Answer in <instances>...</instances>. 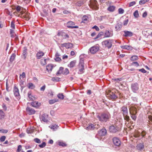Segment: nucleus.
<instances>
[{"label":"nucleus","mask_w":152,"mask_h":152,"mask_svg":"<svg viewBox=\"0 0 152 152\" xmlns=\"http://www.w3.org/2000/svg\"><path fill=\"white\" fill-rule=\"evenodd\" d=\"M98 120L102 123H105L109 120L110 115L108 112H104L97 115Z\"/></svg>","instance_id":"obj_1"},{"label":"nucleus","mask_w":152,"mask_h":152,"mask_svg":"<svg viewBox=\"0 0 152 152\" xmlns=\"http://www.w3.org/2000/svg\"><path fill=\"white\" fill-rule=\"evenodd\" d=\"M84 59L81 58V56H80V60L78 64L79 71L78 73L79 74H82L84 72Z\"/></svg>","instance_id":"obj_2"},{"label":"nucleus","mask_w":152,"mask_h":152,"mask_svg":"<svg viewBox=\"0 0 152 152\" xmlns=\"http://www.w3.org/2000/svg\"><path fill=\"white\" fill-rule=\"evenodd\" d=\"M112 42L113 40L112 39H107L103 41L102 42V44L104 46V47L107 48L108 49H110L112 46Z\"/></svg>","instance_id":"obj_3"},{"label":"nucleus","mask_w":152,"mask_h":152,"mask_svg":"<svg viewBox=\"0 0 152 152\" xmlns=\"http://www.w3.org/2000/svg\"><path fill=\"white\" fill-rule=\"evenodd\" d=\"M106 97L112 100H115L118 97L115 95V93L111 91H109V93L106 94Z\"/></svg>","instance_id":"obj_4"},{"label":"nucleus","mask_w":152,"mask_h":152,"mask_svg":"<svg viewBox=\"0 0 152 152\" xmlns=\"http://www.w3.org/2000/svg\"><path fill=\"white\" fill-rule=\"evenodd\" d=\"M131 88L134 93H137L139 89V85L137 83H132L131 85Z\"/></svg>","instance_id":"obj_5"},{"label":"nucleus","mask_w":152,"mask_h":152,"mask_svg":"<svg viewBox=\"0 0 152 152\" xmlns=\"http://www.w3.org/2000/svg\"><path fill=\"white\" fill-rule=\"evenodd\" d=\"M107 133V130L106 129L103 128L98 132L96 136V137L100 140L101 138H99L98 136H103L105 135Z\"/></svg>","instance_id":"obj_6"},{"label":"nucleus","mask_w":152,"mask_h":152,"mask_svg":"<svg viewBox=\"0 0 152 152\" xmlns=\"http://www.w3.org/2000/svg\"><path fill=\"white\" fill-rule=\"evenodd\" d=\"M90 6L93 9L97 10L99 9L97 2L96 0H94L91 2Z\"/></svg>","instance_id":"obj_7"},{"label":"nucleus","mask_w":152,"mask_h":152,"mask_svg":"<svg viewBox=\"0 0 152 152\" xmlns=\"http://www.w3.org/2000/svg\"><path fill=\"white\" fill-rule=\"evenodd\" d=\"M99 47L96 46H94L91 47L89 50L88 53H90L92 54H94L99 50Z\"/></svg>","instance_id":"obj_8"},{"label":"nucleus","mask_w":152,"mask_h":152,"mask_svg":"<svg viewBox=\"0 0 152 152\" xmlns=\"http://www.w3.org/2000/svg\"><path fill=\"white\" fill-rule=\"evenodd\" d=\"M114 145L117 146H119L121 144V142L119 139L117 137H114L113 139Z\"/></svg>","instance_id":"obj_9"},{"label":"nucleus","mask_w":152,"mask_h":152,"mask_svg":"<svg viewBox=\"0 0 152 152\" xmlns=\"http://www.w3.org/2000/svg\"><path fill=\"white\" fill-rule=\"evenodd\" d=\"M99 127L98 124H91L87 126L86 129L88 130H94L95 129H97Z\"/></svg>","instance_id":"obj_10"},{"label":"nucleus","mask_w":152,"mask_h":152,"mask_svg":"<svg viewBox=\"0 0 152 152\" xmlns=\"http://www.w3.org/2000/svg\"><path fill=\"white\" fill-rule=\"evenodd\" d=\"M118 127L116 126L112 125L110 126L109 128L110 132L112 133H115L119 130Z\"/></svg>","instance_id":"obj_11"},{"label":"nucleus","mask_w":152,"mask_h":152,"mask_svg":"<svg viewBox=\"0 0 152 152\" xmlns=\"http://www.w3.org/2000/svg\"><path fill=\"white\" fill-rule=\"evenodd\" d=\"M75 25V23L72 21H69L67 23V26L68 28H78V26H74Z\"/></svg>","instance_id":"obj_12"},{"label":"nucleus","mask_w":152,"mask_h":152,"mask_svg":"<svg viewBox=\"0 0 152 152\" xmlns=\"http://www.w3.org/2000/svg\"><path fill=\"white\" fill-rule=\"evenodd\" d=\"M72 46L73 45L72 43H68L61 44L60 45V46H59V47L60 48V47H65L66 48L68 49L71 48L72 47Z\"/></svg>","instance_id":"obj_13"},{"label":"nucleus","mask_w":152,"mask_h":152,"mask_svg":"<svg viewBox=\"0 0 152 152\" xmlns=\"http://www.w3.org/2000/svg\"><path fill=\"white\" fill-rule=\"evenodd\" d=\"M121 110L123 115H127L128 114L127 108L126 106H123L121 108Z\"/></svg>","instance_id":"obj_14"},{"label":"nucleus","mask_w":152,"mask_h":152,"mask_svg":"<svg viewBox=\"0 0 152 152\" xmlns=\"http://www.w3.org/2000/svg\"><path fill=\"white\" fill-rule=\"evenodd\" d=\"M26 110L28 114L30 115L35 114L36 112L34 109L29 107H27Z\"/></svg>","instance_id":"obj_15"},{"label":"nucleus","mask_w":152,"mask_h":152,"mask_svg":"<svg viewBox=\"0 0 152 152\" xmlns=\"http://www.w3.org/2000/svg\"><path fill=\"white\" fill-rule=\"evenodd\" d=\"M40 119L44 122H48V115L46 114H43L40 118Z\"/></svg>","instance_id":"obj_16"},{"label":"nucleus","mask_w":152,"mask_h":152,"mask_svg":"<svg viewBox=\"0 0 152 152\" xmlns=\"http://www.w3.org/2000/svg\"><path fill=\"white\" fill-rule=\"evenodd\" d=\"M13 93L15 97H18L20 96L19 92L18 89L15 86L13 89Z\"/></svg>","instance_id":"obj_17"},{"label":"nucleus","mask_w":152,"mask_h":152,"mask_svg":"<svg viewBox=\"0 0 152 152\" xmlns=\"http://www.w3.org/2000/svg\"><path fill=\"white\" fill-rule=\"evenodd\" d=\"M136 149L139 151H142L144 148V144L143 143H140L136 146Z\"/></svg>","instance_id":"obj_18"},{"label":"nucleus","mask_w":152,"mask_h":152,"mask_svg":"<svg viewBox=\"0 0 152 152\" xmlns=\"http://www.w3.org/2000/svg\"><path fill=\"white\" fill-rule=\"evenodd\" d=\"M27 50L26 48L25 47H24L23 50L22 55V57L24 59H26V58L27 56Z\"/></svg>","instance_id":"obj_19"},{"label":"nucleus","mask_w":152,"mask_h":152,"mask_svg":"<svg viewBox=\"0 0 152 152\" xmlns=\"http://www.w3.org/2000/svg\"><path fill=\"white\" fill-rule=\"evenodd\" d=\"M31 105L33 107H39L41 105L40 103L37 101H34L31 102Z\"/></svg>","instance_id":"obj_20"},{"label":"nucleus","mask_w":152,"mask_h":152,"mask_svg":"<svg viewBox=\"0 0 152 152\" xmlns=\"http://www.w3.org/2000/svg\"><path fill=\"white\" fill-rule=\"evenodd\" d=\"M124 36L125 37H131L133 35V33L131 31H124Z\"/></svg>","instance_id":"obj_21"},{"label":"nucleus","mask_w":152,"mask_h":152,"mask_svg":"<svg viewBox=\"0 0 152 152\" xmlns=\"http://www.w3.org/2000/svg\"><path fill=\"white\" fill-rule=\"evenodd\" d=\"M44 55V53L42 51H39L37 52L36 54V57L38 59H40Z\"/></svg>","instance_id":"obj_22"},{"label":"nucleus","mask_w":152,"mask_h":152,"mask_svg":"<svg viewBox=\"0 0 152 152\" xmlns=\"http://www.w3.org/2000/svg\"><path fill=\"white\" fill-rule=\"evenodd\" d=\"M88 16L85 15H84L82 18V20L81 21V23H86L88 21Z\"/></svg>","instance_id":"obj_23"},{"label":"nucleus","mask_w":152,"mask_h":152,"mask_svg":"<svg viewBox=\"0 0 152 152\" xmlns=\"http://www.w3.org/2000/svg\"><path fill=\"white\" fill-rule=\"evenodd\" d=\"M136 109L135 107H131L129 109L130 114H133V113H137Z\"/></svg>","instance_id":"obj_24"},{"label":"nucleus","mask_w":152,"mask_h":152,"mask_svg":"<svg viewBox=\"0 0 152 152\" xmlns=\"http://www.w3.org/2000/svg\"><path fill=\"white\" fill-rule=\"evenodd\" d=\"M112 34L108 30L106 31L104 33V37H109L112 36Z\"/></svg>","instance_id":"obj_25"},{"label":"nucleus","mask_w":152,"mask_h":152,"mask_svg":"<svg viewBox=\"0 0 152 152\" xmlns=\"http://www.w3.org/2000/svg\"><path fill=\"white\" fill-rule=\"evenodd\" d=\"M122 27V24L117 23L115 26V28L116 30L120 31Z\"/></svg>","instance_id":"obj_26"},{"label":"nucleus","mask_w":152,"mask_h":152,"mask_svg":"<svg viewBox=\"0 0 152 152\" xmlns=\"http://www.w3.org/2000/svg\"><path fill=\"white\" fill-rule=\"evenodd\" d=\"M16 57V55L15 53H12L10 59V63H12Z\"/></svg>","instance_id":"obj_27"},{"label":"nucleus","mask_w":152,"mask_h":152,"mask_svg":"<svg viewBox=\"0 0 152 152\" xmlns=\"http://www.w3.org/2000/svg\"><path fill=\"white\" fill-rule=\"evenodd\" d=\"M122 49H125L128 50H130L132 49V47L128 45H122L121 46Z\"/></svg>","instance_id":"obj_28"},{"label":"nucleus","mask_w":152,"mask_h":152,"mask_svg":"<svg viewBox=\"0 0 152 152\" xmlns=\"http://www.w3.org/2000/svg\"><path fill=\"white\" fill-rule=\"evenodd\" d=\"M58 102V99H50L48 101V103L50 104H53L55 102Z\"/></svg>","instance_id":"obj_29"},{"label":"nucleus","mask_w":152,"mask_h":152,"mask_svg":"<svg viewBox=\"0 0 152 152\" xmlns=\"http://www.w3.org/2000/svg\"><path fill=\"white\" fill-rule=\"evenodd\" d=\"M63 67H60L59 68V70L56 73V75L57 76H58L59 75L61 74H63Z\"/></svg>","instance_id":"obj_30"},{"label":"nucleus","mask_w":152,"mask_h":152,"mask_svg":"<svg viewBox=\"0 0 152 152\" xmlns=\"http://www.w3.org/2000/svg\"><path fill=\"white\" fill-rule=\"evenodd\" d=\"M115 9V7L113 6H110L107 8V10L111 12H113Z\"/></svg>","instance_id":"obj_31"},{"label":"nucleus","mask_w":152,"mask_h":152,"mask_svg":"<svg viewBox=\"0 0 152 152\" xmlns=\"http://www.w3.org/2000/svg\"><path fill=\"white\" fill-rule=\"evenodd\" d=\"M53 68V65L52 64H48L46 66V69L48 72L51 71Z\"/></svg>","instance_id":"obj_32"},{"label":"nucleus","mask_w":152,"mask_h":152,"mask_svg":"<svg viewBox=\"0 0 152 152\" xmlns=\"http://www.w3.org/2000/svg\"><path fill=\"white\" fill-rule=\"evenodd\" d=\"M28 97L30 99V100H33L35 99L34 97L31 95V92L30 91L28 92Z\"/></svg>","instance_id":"obj_33"},{"label":"nucleus","mask_w":152,"mask_h":152,"mask_svg":"<svg viewBox=\"0 0 152 152\" xmlns=\"http://www.w3.org/2000/svg\"><path fill=\"white\" fill-rule=\"evenodd\" d=\"M76 61H71L68 65V66L70 68H72L75 66V64Z\"/></svg>","instance_id":"obj_34"},{"label":"nucleus","mask_w":152,"mask_h":152,"mask_svg":"<svg viewBox=\"0 0 152 152\" xmlns=\"http://www.w3.org/2000/svg\"><path fill=\"white\" fill-rule=\"evenodd\" d=\"M132 61H134L137 60L138 59V57L137 56L134 55L132 56L130 58Z\"/></svg>","instance_id":"obj_35"},{"label":"nucleus","mask_w":152,"mask_h":152,"mask_svg":"<svg viewBox=\"0 0 152 152\" xmlns=\"http://www.w3.org/2000/svg\"><path fill=\"white\" fill-rule=\"evenodd\" d=\"M58 144L62 147H65L66 146V144L65 142L61 141H58Z\"/></svg>","instance_id":"obj_36"},{"label":"nucleus","mask_w":152,"mask_h":152,"mask_svg":"<svg viewBox=\"0 0 152 152\" xmlns=\"http://www.w3.org/2000/svg\"><path fill=\"white\" fill-rule=\"evenodd\" d=\"M35 86L32 83H28V88L29 89H34L35 88Z\"/></svg>","instance_id":"obj_37"},{"label":"nucleus","mask_w":152,"mask_h":152,"mask_svg":"<svg viewBox=\"0 0 152 152\" xmlns=\"http://www.w3.org/2000/svg\"><path fill=\"white\" fill-rule=\"evenodd\" d=\"M40 63L43 66L45 65L46 64V59L45 58L42 59L40 60Z\"/></svg>","instance_id":"obj_38"},{"label":"nucleus","mask_w":152,"mask_h":152,"mask_svg":"<svg viewBox=\"0 0 152 152\" xmlns=\"http://www.w3.org/2000/svg\"><path fill=\"white\" fill-rule=\"evenodd\" d=\"M103 34H104V33L103 32H102V31L100 32L96 36V37L95 38H94V39H97L98 38H100L102 35H103Z\"/></svg>","instance_id":"obj_39"},{"label":"nucleus","mask_w":152,"mask_h":152,"mask_svg":"<svg viewBox=\"0 0 152 152\" xmlns=\"http://www.w3.org/2000/svg\"><path fill=\"white\" fill-rule=\"evenodd\" d=\"M137 113H133V114H130L131 115V117L132 119L134 120L135 121L136 119V114Z\"/></svg>","instance_id":"obj_40"},{"label":"nucleus","mask_w":152,"mask_h":152,"mask_svg":"<svg viewBox=\"0 0 152 152\" xmlns=\"http://www.w3.org/2000/svg\"><path fill=\"white\" fill-rule=\"evenodd\" d=\"M51 80L52 81L55 82H58L60 80V78L57 77L52 78Z\"/></svg>","instance_id":"obj_41"},{"label":"nucleus","mask_w":152,"mask_h":152,"mask_svg":"<svg viewBox=\"0 0 152 152\" xmlns=\"http://www.w3.org/2000/svg\"><path fill=\"white\" fill-rule=\"evenodd\" d=\"M58 97L61 99H63L64 98V95H63L62 94H59L57 95Z\"/></svg>","instance_id":"obj_42"},{"label":"nucleus","mask_w":152,"mask_h":152,"mask_svg":"<svg viewBox=\"0 0 152 152\" xmlns=\"http://www.w3.org/2000/svg\"><path fill=\"white\" fill-rule=\"evenodd\" d=\"M133 15L135 18H137L139 16L138 12V10H136L134 13Z\"/></svg>","instance_id":"obj_43"},{"label":"nucleus","mask_w":152,"mask_h":152,"mask_svg":"<svg viewBox=\"0 0 152 152\" xmlns=\"http://www.w3.org/2000/svg\"><path fill=\"white\" fill-rule=\"evenodd\" d=\"M148 1L149 0H141L139 1V4L140 5L143 4Z\"/></svg>","instance_id":"obj_44"},{"label":"nucleus","mask_w":152,"mask_h":152,"mask_svg":"<svg viewBox=\"0 0 152 152\" xmlns=\"http://www.w3.org/2000/svg\"><path fill=\"white\" fill-rule=\"evenodd\" d=\"M131 65L132 66H134L136 67H138L139 66V63L137 61L133 62L131 64Z\"/></svg>","instance_id":"obj_45"},{"label":"nucleus","mask_w":152,"mask_h":152,"mask_svg":"<svg viewBox=\"0 0 152 152\" xmlns=\"http://www.w3.org/2000/svg\"><path fill=\"white\" fill-rule=\"evenodd\" d=\"M46 145V143L45 142H43L41 144L39 145V146L40 148H44Z\"/></svg>","instance_id":"obj_46"},{"label":"nucleus","mask_w":152,"mask_h":152,"mask_svg":"<svg viewBox=\"0 0 152 152\" xmlns=\"http://www.w3.org/2000/svg\"><path fill=\"white\" fill-rule=\"evenodd\" d=\"M58 126L57 125H55L51 126L50 128L51 129H53V130H55L58 128Z\"/></svg>","instance_id":"obj_47"},{"label":"nucleus","mask_w":152,"mask_h":152,"mask_svg":"<svg viewBox=\"0 0 152 152\" xmlns=\"http://www.w3.org/2000/svg\"><path fill=\"white\" fill-rule=\"evenodd\" d=\"M34 141L38 143H40L41 142V140L38 138H35L34 140Z\"/></svg>","instance_id":"obj_48"},{"label":"nucleus","mask_w":152,"mask_h":152,"mask_svg":"<svg viewBox=\"0 0 152 152\" xmlns=\"http://www.w3.org/2000/svg\"><path fill=\"white\" fill-rule=\"evenodd\" d=\"M123 116L125 120H126L127 122L129 121L130 119L129 117L127 115H123Z\"/></svg>","instance_id":"obj_49"},{"label":"nucleus","mask_w":152,"mask_h":152,"mask_svg":"<svg viewBox=\"0 0 152 152\" xmlns=\"http://www.w3.org/2000/svg\"><path fill=\"white\" fill-rule=\"evenodd\" d=\"M4 113L3 111L1 110H0V118L1 119L4 118Z\"/></svg>","instance_id":"obj_50"},{"label":"nucleus","mask_w":152,"mask_h":152,"mask_svg":"<svg viewBox=\"0 0 152 152\" xmlns=\"http://www.w3.org/2000/svg\"><path fill=\"white\" fill-rule=\"evenodd\" d=\"M118 13L119 14H122L124 12V10L121 8H119L118 10Z\"/></svg>","instance_id":"obj_51"},{"label":"nucleus","mask_w":152,"mask_h":152,"mask_svg":"<svg viewBox=\"0 0 152 152\" xmlns=\"http://www.w3.org/2000/svg\"><path fill=\"white\" fill-rule=\"evenodd\" d=\"M69 73V71L67 68L65 69L64 71L63 72V74L64 75H67Z\"/></svg>","instance_id":"obj_52"},{"label":"nucleus","mask_w":152,"mask_h":152,"mask_svg":"<svg viewBox=\"0 0 152 152\" xmlns=\"http://www.w3.org/2000/svg\"><path fill=\"white\" fill-rule=\"evenodd\" d=\"M137 70L143 73H145L147 72V71L145 70L144 68L138 69Z\"/></svg>","instance_id":"obj_53"},{"label":"nucleus","mask_w":152,"mask_h":152,"mask_svg":"<svg viewBox=\"0 0 152 152\" xmlns=\"http://www.w3.org/2000/svg\"><path fill=\"white\" fill-rule=\"evenodd\" d=\"M83 4V2L82 1H78L77 4V5H78V6L80 7L81 6V5H82Z\"/></svg>","instance_id":"obj_54"},{"label":"nucleus","mask_w":152,"mask_h":152,"mask_svg":"<svg viewBox=\"0 0 152 152\" xmlns=\"http://www.w3.org/2000/svg\"><path fill=\"white\" fill-rule=\"evenodd\" d=\"M11 27L13 29H15V25L14 22L13 21H12L11 23Z\"/></svg>","instance_id":"obj_55"},{"label":"nucleus","mask_w":152,"mask_h":152,"mask_svg":"<svg viewBox=\"0 0 152 152\" xmlns=\"http://www.w3.org/2000/svg\"><path fill=\"white\" fill-rule=\"evenodd\" d=\"M129 21V20L128 19H126L123 22V24L124 26H126L127 25Z\"/></svg>","instance_id":"obj_56"},{"label":"nucleus","mask_w":152,"mask_h":152,"mask_svg":"<svg viewBox=\"0 0 152 152\" xmlns=\"http://www.w3.org/2000/svg\"><path fill=\"white\" fill-rule=\"evenodd\" d=\"M6 137L5 136H2L0 138V140L1 142H4L6 139Z\"/></svg>","instance_id":"obj_57"},{"label":"nucleus","mask_w":152,"mask_h":152,"mask_svg":"<svg viewBox=\"0 0 152 152\" xmlns=\"http://www.w3.org/2000/svg\"><path fill=\"white\" fill-rule=\"evenodd\" d=\"M136 4V2L134 1H132L130 2L129 4V7L132 6L134 5H135Z\"/></svg>","instance_id":"obj_58"},{"label":"nucleus","mask_w":152,"mask_h":152,"mask_svg":"<svg viewBox=\"0 0 152 152\" xmlns=\"http://www.w3.org/2000/svg\"><path fill=\"white\" fill-rule=\"evenodd\" d=\"M22 146L21 145H19L18 146V148L16 152H20V151L21 150V148Z\"/></svg>","instance_id":"obj_59"},{"label":"nucleus","mask_w":152,"mask_h":152,"mask_svg":"<svg viewBox=\"0 0 152 152\" xmlns=\"http://www.w3.org/2000/svg\"><path fill=\"white\" fill-rule=\"evenodd\" d=\"M46 86L45 85H44L40 88V90L41 91H44L45 89Z\"/></svg>","instance_id":"obj_60"},{"label":"nucleus","mask_w":152,"mask_h":152,"mask_svg":"<svg viewBox=\"0 0 152 152\" xmlns=\"http://www.w3.org/2000/svg\"><path fill=\"white\" fill-rule=\"evenodd\" d=\"M92 28L95 29L97 31H99V27L96 26H94L93 27H92Z\"/></svg>","instance_id":"obj_61"},{"label":"nucleus","mask_w":152,"mask_h":152,"mask_svg":"<svg viewBox=\"0 0 152 152\" xmlns=\"http://www.w3.org/2000/svg\"><path fill=\"white\" fill-rule=\"evenodd\" d=\"M55 60L56 61H59L61 60V58L59 57H55Z\"/></svg>","instance_id":"obj_62"},{"label":"nucleus","mask_w":152,"mask_h":152,"mask_svg":"<svg viewBox=\"0 0 152 152\" xmlns=\"http://www.w3.org/2000/svg\"><path fill=\"white\" fill-rule=\"evenodd\" d=\"M21 7L19 6H18L16 8V10L18 12H19L20 10Z\"/></svg>","instance_id":"obj_63"},{"label":"nucleus","mask_w":152,"mask_h":152,"mask_svg":"<svg viewBox=\"0 0 152 152\" xmlns=\"http://www.w3.org/2000/svg\"><path fill=\"white\" fill-rule=\"evenodd\" d=\"M147 12L146 11H145L143 13L142 15V16L143 18H145L147 16Z\"/></svg>","instance_id":"obj_64"}]
</instances>
